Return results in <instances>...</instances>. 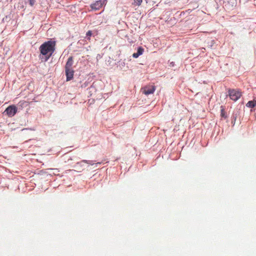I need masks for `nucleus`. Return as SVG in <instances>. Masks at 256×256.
<instances>
[{"mask_svg":"<svg viewBox=\"0 0 256 256\" xmlns=\"http://www.w3.org/2000/svg\"><path fill=\"white\" fill-rule=\"evenodd\" d=\"M36 2V0H29V4L30 6H33Z\"/></svg>","mask_w":256,"mask_h":256,"instance_id":"f8f14e48","label":"nucleus"},{"mask_svg":"<svg viewBox=\"0 0 256 256\" xmlns=\"http://www.w3.org/2000/svg\"><path fill=\"white\" fill-rule=\"evenodd\" d=\"M73 64V57L72 56H70L65 65V72L66 77V81H70L74 78V72L72 68Z\"/></svg>","mask_w":256,"mask_h":256,"instance_id":"f03ea898","label":"nucleus"},{"mask_svg":"<svg viewBox=\"0 0 256 256\" xmlns=\"http://www.w3.org/2000/svg\"><path fill=\"white\" fill-rule=\"evenodd\" d=\"M26 130V128H23V129L22 130Z\"/></svg>","mask_w":256,"mask_h":256,"instance_id":"6ab92c4d","label":"nucleus"},{"mask_svg":"<svg viewBox=\"0 0 256 256\" xmlns=\"http://www.w3.org/2000/svg\"><path fill=\"white\" fill-rule=\"evenodd\" d=\"M56 42L48 40L42 44L40 47V54L44 56V62H46L55 50Z\"/></svg>","mask_w":256,"mask_h":256,"instance_id":"f257e3e1","label":"nucleus"},{"mask_svg":"<svg viewBox=\"0 0 256 256\" xmlns=\"http://www.w3.org/2000/svg\"><path fill=\"white\" fill-rule=\"evenodd\" d=\"M256 106V101L255 100H250L248 101V102L246 104V106L247 107L250 108H253Z\"/></svg>","mask_w":256,"mask_h":256,"instance_id":"6e6552de","label":"nucleus"},{"mask_svg":"<svg viewBox=\"0 0 256 256\" xmlns=\"http://www.w3.org/2000/svg\"><path fill=\"white\" fill-rule=\"evenodd\" d=\"M107 2V0H98L94 3L90 4V6L92 9L94 10H100L104 6H105Z\"/></svg>","mask_w":256,"mask_h":256,"instance_id":"20e7f679","label":"nucleus"},{"mask_svg":"<svg viewBox=\"0 0 256 256\" xmlns=\"http://www.w3.org/2000/svg\"><path fill=\"white\" fill-rule=\"evenodd\" d=\"M228 92L230 98L234 102L238 100L242 96V92L238 90L229 89Z\"/></svg>","mask_w":256,"mask_h":256,"instance_id":"7ed1b4c3","label":"nucleus"},{"mask_svg":"<svg viewBox=\"0 0 256 256\" xmlns=\"http://www.w3.org/2000/svg\"><path fill=\"white\" fill-rule=\"evenodd\" d=\"M214 44H215L214 40H210V41L208 42V46L210 48H212Z\"/></svg>","mask_w":256,"mask_h":256,"instance_id":"9d476101","label":"nucleus"},{"mask_svg":"<svg viewBox=\"0 0 256 256\" xmlns=\"http://www.w3.org/2000/svg\"><path fill=\"white\" fill-rule=\"evenodd\" d=\"M92 35V32L89 30L86 32V36H91Z\"/></svg>","mask_w":256,"mask_h":256,"instance_id":"dca6fc26","label":"nucleus"},{"mask_svg":"<svg viewBox=\"0 0 256 256\" xmlns=\"http://www.w3.org/2000/svg\"><path fill=\"white\" fill-rule=\"evenodd\" d=\"M82 162H85V163H87V164H88L90 165H93L94 164V162L92 161H91V160H82V161H80V162H78L76 163V164L77 165H81V164L82 163Z\"/></svg>","mask_w":256,"mask_h":256,"instance_id":"1a4fd4ad","label":"nucleus"},{"mask_svg":"<svg viewBox=\"0 0 256 256\" xmlns=\"http://www.w3.org/2000/svg\"><path fill=\"white\" fill-rule=\"evenodd\" d=\"M122 66H125V63L124 62H122Z\"/></svg>","mask_w":256,"mask_h":256,"instance_id":"a211bd4d","label":"nucleus"},{"mask_svg":"<svg viewBox=\"0 0 256 256\" xmlns=\"http://www.w3.org/2000/svg\"><path fill=\"white\" fill-rule=\"evenodd\" d=\"M10 19V16H6L3 19H2V21L3 22H4L5 20L6 21H7L8 20H9Z\"/></svg>","mask_w":256,"mask_h":256,"instance_id":"9b49d317","label":"nucleus"},{"mask_svg":"<svg viewBox=\"0 0 256 256\" xmlns=\"http://www.w3.org/2000/svg\"><path fill=\"white\" fill-rule=\"evenodd\" d=\"M156 90V87L154 86H146L143 88L142 93L146 95L153 94Z\"/></svg>","mask_w":256,"mask_h":256,"instance_id":"423d86ee","label":"nucleus"},{"mask_svg":"<svg viewBox=\"0 0 256 256\" xmlns=\"http://www.w3.org/2000/svg\"><path fill=\"white\" fill-rule=\"evenodd\" d=\"M26 104V102L25 101H20L19 102L18 104H19V106H24V104Z\"/></svg>","mask_w":256,"mask_h":256,"instance_id":"4468645a","label":"nucleus"},{"mask_svg":"<svg viewBox=\"0 0 256 256\" xmlns=\"http://www.w3.org/2000/svg\"><path fill=\"white\" fill-rule=\"evenodd\" d=\"M221 116L224 118L226 117V116L225 115V112L223 109L221 110Z\"/></svg>","mask_w":256,"mask_h":256,"instance_id":"2eb2a0df","label":"nucleus"},{"mask_svg":"<svg viewBox=\"0 0 256 256\" xmlns=\"http://www.w3.org/2000/svg\"><path fill=\"white\" fill-rule=\"evenodd\" d=\"M17 110L18 108L16 106L11 105L6 109L4 113H6L9 117H12L16 114Z\"/></svg>","mask_w":256,"mask_h":256,"instance_id":"39448f33","label":"nucleus"},{"mask_svg":"<svg viewBox=\"0 0 256 256\" xmlns=\"http://www.w3.org/2000/svg\"><path fill=\"white\" fill-rule=\"evenodd\" d=\"M144 52V48L142 46H138L137 48V52L132 54L134 58H138L139 56L142 55Z\"/></svg>","mask_w":256,"mask_h":256,"instance_id":"0eeeda50","label":"nucleus"},{"mask_svg":"<svg viewBox=\"0 0 256 256\" xmlns=\"http://www.w3.org/2000/svg\"><path fill=\"white\" fill-rule=\"evenodd\" d=\"M170 65H171L172 66H174V62H172L170 63Z\"/></svg>","mask_w":256,"mask_h":256,"instance_id":"f3484780","label":"nucleus"},{"mask_svg":"<svg viewBox=\"0 0 256 256\" xmlns=\"http://www.w3.org/2000/svg\"><path fill=\"white\" fill-rule=\"evenodd\" d=\"M134 1L138 6L140 5L142 2V0H134Z\"/></svg>","mask_w":256,"mask_h":256,"instance_id":"ddd939ff","label":"nucleus"}]
</instances>
